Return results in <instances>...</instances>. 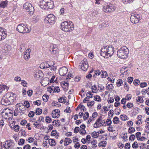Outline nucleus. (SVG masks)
<instances>
[{
    "instance_id": "nucleus-1",
    "label": "nucleus",
    "mask_w": 149,
    "mask_h": 149,
    "mask_svg": "<svg viewBox=\"0 0 149 149\" xmlns=\"http://www.w3.org/2000/svg\"><path fill=\"white\" fill-rule=\"evenodd\" d=\"M114 53V47L112 46L103 47L100 51V55L104 58L111 56Z\"/></svg>"
},
{
    "instance_id": "nucleus-2",
    "label": "nucleus",
    "mask_w": 149,
    "mask_h": 149,
    "mask_svg": "<svg viewBox=\"0 0 149 149\" xmlns=\"http://www.w3.org/2000/svg\"><path fill=\"white\" fill-rule=\"evenodd\" d=\"M60 27L61 30L65 32H70L74 29L73 24L70 21L62 22Z\"/></svg>"
},
{
    "instance_id": "nucleus-3",
    "label": "nucleus",
    "mask_w": 149,
    "mask_h": 149,
    "mask_svg": "<svg viewBox=\"0 0 149 149\" xmlns=\"http://www.w3.org/2000/svg\"><path fill=\"white\" fill-rule=\"evenodd\" d=\"M39 6L42 9H52L53 8L54 3L51 0H42L40 2Z\"/></svg>"
},
{
    "instance_id": "nucleus-4",
    "label": "nucleus",
    "mask_w": 149,
    "mask_h": 149,
    "mask_svg": "<svg viewBox=\"0 0 149 149\" xmlns=\"http://www.w3.org/2000/svg\"><path fill=\"white\" fill-rule=\"evenodd\" d=\"M129 53V50L126 46H124L120 48L117 52L118 57L123 59H126L127 58Z\"/></svg>"
},
{
    "instance_id": "nucleus-5",
    "label": "nucleus",
    "mask_w": 149,
    "mask_h": 149,
    "mask_svg": "<svg viewBox=\"0 0 149 149\" xmlns=\"http://www.w3.org/2000/svg\"><path fill=\"white\" fill-rule=\"evenodd\" d=\"M16 30L18 32L22 33H29L30 31L24 24H21L18 25Z\"/></svg>"
},
{
    "instance_id": "nucleus-6",
    "label": "nucleus",
    "mask_w": 149,
    "mask_h": 149,
    "mask_svg": "<svg viewBox=\"0 0 149 149\" xmlns=\"http://www.w3.org/2000/svg\"><path fill=\"white\" fill-rule=\"evenodd\" d=\"M2 143H1V149L2 148V147L3 148H5V149H7V148L6 147V144L7 148H10V149H14L16 148V147H15V143L13 142V141L10 140H6L4 143H3L2 145Z\"/></svg>"
},
{
    "instance_id": "nucleus-7",
    "label": "nucleus",
    "mask_w": 149,
    "mask_h": 149,
    "mask_svg": "<svg viewBox=\"0 0 149 149\" xmlns=\"http://www.w3.org/2000/svg\"><path fill=\"white\" fill-rule=\"evenodd\" d=\"M24 9L26 10H28V12L30 15H33L34 11V9L31 4L29 3H26L23 6Z\"/></svg>"
},
{
    "instance_id": "nucleus-8",
    "label": "nucleus",
    "mask_w": 149,
    "mask_h": 149,
    "mask_svg": "<svg viewBox=\"0 0 149 149\" xmlns=\"http://www.w3.org/2000/svg\"><path fill=\"white\" fill-rule=\"evenodd\" d=\"M56 19V17L53 14H50L47 15L45 19V21L47 23H49L52 25L55 22Z\"/></svg>"
},
{
    "instance_id": "nucleus-9",
    "label": "nucleus",
    "mask_w": 149,
    "mask_h": 149,
    "mask_svg": "<svg viewBox=\"0 0 149 149\" xmlns=\"http://www.w3.org/2000/svg\"><path fill=\"white\" fill-rule=\"evenodd\" d=\"M116 8V4L109 3L104 7V11L107 13L113 12L115 10Z\"/></svg>"
},
{
    "instance_id": "nucleus-10",
    "label": "nucleus",
    "mask_w": 149,
    "mask_h": 149,
    "mask_svg": "<svg viewBox=\"0 0 149 149\" xmlns=\"http://www.w3.org/2000/svg\"><path fill=\"white\" fill-rule=\"evenodd\" d=\"M6 97L10 101V104L16 100V96L15 93L12 92H9L6 93Z\"/></svg>"
},
{
    "instance_id": "nucleus-11",
    "label": "nucleus",
    "mask_w": 149,
    "mask_h": 149,
    "mask_svg": "<svg viewBox=\"0 0 149 149\" xmlns=\"http://www.w3.org/2000/svg\"><path fill=\"white\" fill-rule=\"evenodd\" d=\"M80 64H81L79 65L80 67L83 71H86L87 70L88 67V65L86 59H84L82 63Z\"/></svg>"
},
{
    "instance_id": "nucleus-12",
    "label": "nucleus",
    "mask_w": 149,
    "mask_h": 149,
    "mask_svg": "<svg viewBox=\"0 0 149 149\" xmlns=\"http://www.w3.org/2000/svg\"><path fill=\"white\" fill-rule=\"evenodd\" d=\"M1 104L5 106H7L11 104L10 101L6 97V95L4 96L2 98L1 100Z\"/></svg>"
},
{
    "instance_id": "nucleus-13",
    "label": "nucleus",
    "mask_w": 149,
    "mask_h": 149,
    "mask_svg": "<svg viewBox=\"0 0 149 149\" xmlns=\"http://www.w3.org/2000/svg\"><path fill=\"white\" fill-rule=\"evenodd\" d=\"M5 29L0 27V40H2L6 37L7 33H6Z\"/></svg>"
},
{
    "instance_id": "nucleus-14",
    "label": "nucleus",
    "mask_w": 149,
    "mask_h": 149,
    "mask_svg": "<svg viewBox=\"0 0 149 149\" xmlns=\"http://www.w3.org/2000/svg\"><path fill=\"white\" fill-rule=\"evenodd\" d=\"M68 70L65 67H63L59 70V74L61 76H64L67 73Z\"/></svg>"
},
{
    "instance_id": "nucleus-15",
    "label": "nucleus",
    "mask_w": 149,
    "mask_h": 149,
    "mask_svg": "<svg viewBox=\"0 0 149 149\" xmlns=\"http://www.w3.org/2000/svg\"><path fill=\"white\" fill-rule=\"evenodd\" d=\"M31 52V49L28 48L24 55V59L26 60H28L30 57V53Z\"/></svg>"
},
{
    "instance_id": "nucleus-16",
    "label": "nucleus",
    "mask_w": 149,
    "mask_h": 149,
    "mask_svg": "<svg viewBox=\"0 0 149 149\" xmlns=\"http://www.w3.org/2000/svg\"><path fill=\"white\" fill-rule=\"evenodd\" d=\"M130 21L133 24H136L138 23L139 22L135 17L133 15L131 14V16L130 18Z\"/></svg>"
},
{
    "instance_id": "nucleus-17",
    "label": "nucleus",
    "mask_w": 149,
    "mask_h": 149,
    "mask_svg": "<svg viewBox=\"0 0 149 149\" xmlns=\"http://www.w3.org/2000/svg\"><path fill=\"white\" fill-rule=\"evenodd\" d=\"M8 1L7 0L3 1L0 3V7L4 8L7 7Z\"/></svg>"
},
{
    "instance_id": "nucleus-18",
    "label": "nucleus",
    "mask_w": 149,
    "mask_h": 149,
    "mask_svg": "<svg viewBox=\"0 0 149 149\" xmlns=\"http://www.w3.org/2000/svg\"><path fill=\"white\" fill-rule=\"evenodd\" d=\"M6 89L7 91L9 89V87L4 85H0V94H1L2 91H4Z\"/></svg>"
},
{
    "instance_id": "nucleus-19",
    "label": "nucleus",
    "mask_w": 149,
    "mask_h": 149,
    "mask_svg": "<svg viewBox=\"0 0 149 149\" xmlns=\"http://www.w3.org/2000/svg\"><path fill=\"white\" fill-rule=\"evenodd\" d=\"M40 68L42 69H44L49 68L46 61L43 62L40 65Z\"/></svg>"
},
{
    "instance_id": "nucleus-20",
    "label": "nucleus",
    "mask_w": 149,
    "mask_h": 149,
    "mask_svg": "<svg viewBox=\"0 0 149 149\" xmlns=\"http://www.w3.org/2000/svg\"><path fill=\"white\" fill-rule=\"evenodd\" d=\"M49 143L50 145L53 146H55L56 144L54 140L52 139H49Z\"/></svg>"
},
{
    "instance_id": "nucleus-21",
    "label": "nucleus",
    "mask_w": 149,
    "mask_h": 149,
    "mask_svg": "<svg viewBox=\"0 0 149 149\" xmlns=\"http://www.w3.org/2000/svg\"><path fill=\"white\" fill-rule=\"evenodd\" d=\"M107 143V142L105 141H101L98 144V146L99 147H104L106 146Z\"/></svg>"
},
{
    "instance_id": "nucleus-22",
    "label": "nucleus",
    "mask_w": 149,
    "mask_h": 149,
    "mask_svg": "<svg viewBox=\"0 0 149 149\" xmlns=\"http://www.w3.org/2000/svg\"><path fill=\"white\" fill-rule=\"evenodd\" d=\"M8 114V113L7 111H2L1 113L2 117L5 119L6 120L7 119V115Z\"/></svg>"
},
{
    "instance_id": "nucleus-23",
    "label": "nucleus",
    "mask_w": 149,
    "mask_h": 149,
    "mask_svg": "<svg viewBox=\"0 0 149 149\" xmlns=\"http://www.w3.org/2000/svg\"><path fill=\"white\" fill-rule=\"evenodd\" d=\"M42 109L39 108H37L36 110V114L37 115H39L41 114L42 112Z\"/></svg>"
},
{
    "instance_id": "nucleus-24",
    "label": "nucleus",
    "mask_w": 149,
    "mask_h": 149,
    "mask_svg": "<svg viewBox=\"0 0 149 149\" xmlns=\"http://www.w3.org/2000/svg\"><path fill=\"white\" fill-rule=\"evenodd\" d=\"M49 96L48 95L46 94H45L43 95L42 97L43 100L45 102H46L49 99Z\"/></svg>"
},
{
    "instance_id": "nucleus-25",
    "label": "nucleus",
    "mask_w": 149,
    "mask_h": 149,
    "mask_svg": "<svg viewBox=\"0 0 149 149\" xmlns=\"http://www.w3.org/2000/svg\"><path fill=\"white\" fill-rule=\"evenodd\" d=\"M101 72L102 73H101V77L102 78H106L107 76H108L107 73L106 71H103L102 70H101Z\"/></svg>"
},
{
    "instance_id": "nucleus-26",
    "label": "nucleus",
    "mask_w": 149,
    "mask_h": 149,
    "mask_svg": "<svg viewBox=\"0 0 149 149\" xmlns=\"http://www.w3.org/2000/svg\"><path fill=\"white\" fill-rule=\"evenodd\" d=\"M131 14L132 15H133L134 17H135L136 18V19L137 20H138V21L139 22V21L141 19V17H140V15L137 13H132Z\"/></svg>"
},
{
    "instance_id": "nucleus-27",
    "label": "nucleus",
    "mask_w": 149,
    "mask_h": 149,
    "mask_svg": "<svg viewBox=\"0 0 149 149\" xmlns=\"http://www.w3.org/2000/svg\"><path fill=\"white\" fill-rule=\"evenodd\" d=\"M98 11L94 10L91 11V14L93 16L95 17H97L98 14Z\"/></svg>"
},
{
    "instance_id": "nucleus-28",
    "label": "nucleus",
    "mask_w": 149,
    "mask_h": 149,
    "mask_svg": "<svg viewBox=\"0 0 149 149\" xmlns=\"http://www.w3.org/2000/svg\"><path fill=\"white\" fill-rule=\"evenodd\" d=\"M48 68H50L51 66L54 65V62L52 61H46Z\"/></svg>"
},
{
    "instance_id": "nucleus-29",
    "label": "nucleus",
    "mask_w": 149,
    "mask_h": 149,
    "mask_svg": "<svg viewBox=\"0 0 149 149\" xmlns=\"http://www.w3.org/2000/svg\"><path fill=\"white\" fill-rule=\"evenodd\" d=\"M92 136L93 137L95 138H97L99 136L98 134L96 132H93L91 134Z\"/></svg>"
},
{
    "instance_id": "nucleus-30",
    "label": "nucleus",
    "mask_w": 149,
    "mask_h": 149,
    "mask_svg": "<svg viewBox=\"0 0 149 149\" xmlns=\"http://www.w3.org/2000/svg\"><path fill=\"white\" fill-rule=\"evenodd\" d=\"M94 100L97 102H100L101 101V97L98 95H96L95 96H94Z\"/></svg>"
},
{
    "instance_id": "nucleus-31",
    "label": "nucleus",
    "mask_w": 149,
    "mask_h": 149,
    "mask_svg": "<svg viewBox=\"0 0 149 149\" xmlns=\"http://www.w3.org/2000/svg\"><path fill=\"white\" fill-rule=\"evenodd\" d=\"M135 131V129L133 127H130L128 129V132L130 134H132Z\"/></svg>"
},
{
    "instance_id": "nucleus-32",
    "label": "nucleus",
    "mask_w": 149,
    "mask_h": 149,
    "mask_svg": "<svg viewBox=\"0 0 149 149\" xmlns=\"http://www.w3.org/2000/svg\"><path fill=\"white\" fill-rule=\"evenodd\" d=\"M50 51L54 54H56L58 51V49L57 48H55L53 49H50Z\"/></svg>"
},
{
    "instance_id": "nucleus-33",
    "label": "nucleus",
    "mask_w": 149,
    "mask_h": 149,
    "mask_svg": "<svg viewBox=\"0 0 149 149\" xmlns=\"http://www.w3.org/2000/svg\"><path fill=\"white\" fill-rule=\"evenodd\" d=\"M52 121V119L49 116H47L46 117L45 121L46 122L49 123H50Z\"/></svg>"
},
{
    "instance_id": "nucleus-34",
    "label": "nucleus",
    "mask_w": 149,
    "mask_h": 149,
    "mask_svg": "<svg viewBox=\"0 0 149 149\" xmlns=\"http://www.w3.org/2000/svg\"><path fill=\"white\" fill-rule=\"evenodd\" d=\"M91 143L92 145V148H96L97 146L96 145L97 143V141L96 140H94L93 141H91Z\"/></svg>"
},
{
    "instance_id": "nucleus-35",
    "label": "nucleus",
    "mask_w": 149,
    "mask_h": 149,
    "mask_svg": "<svg viewBox=\"0 0 149 149\" xmlns=\"http://www.w3.org/2000/svg\"><path fill=\"white\" fill-rule=\"evenodd\" d=\"M135 0H122L124 4H127V3H131L133 2Z\"/></svg>"
},
{
    "instance_id": "nucleus-36",
    "label": "nucleus",
    "mask_w": 149,
    "mask_h": 149,
    "mask_svg": "<svg viewBox=\"0 0 149 149\" xmlns=\"http://www.w3.org/2000/svg\"><path fill=\"white\" fill-rule=\"evenodd\" d=\"M120 118L123 120L125 121L127 120V117L126 115H125L124 116H123V114H122L120 115Z\"/></svg>"
},
{
    "instance_id": "nucleus-37",
    "label": "nucleus",
    "mask_w": 149,
    "mask_h": 149,
    "mask_svg": "<svg viewBox=\"0 0 149 149\" xmlns=\"http://www.w3.org/2000/svg\"><path fill=\"white\" fill-rule=\"evenodd\" d=\"M136 101L141 103H143L144 101L141 96H138V99H136Z\"/></svg>"
},
{
    "instance_id": "nucleus-38",
    "label": "nucleus",
    "mask_w": 149,
    "mask_h": 149,
    "mask_svg": "<svg viewBox=\"0 0 149 149\" xmlns=\"http://www.w3.org/2000/svg\"><path fill=\"white\" fill-rule=\"evenodd\" d=\"M106 88H107V90H109L110 89L112 90L113 88V84H108Z\"/></svg>"
},
{
    "instance_id": "nucleus-39",
    "label": "nucleus",
    "mask_w": 149,
    "mask_h": 149,
    "mask_svg": "<svg viewBox=\"0 0 149 149\" xmlns=\"http://www.w3.org/2000/svg\"><path fill=\"white\" fill-rule=\"evenodd\" d=\"M25 140L23 139H21L18 141V144L19 145H23L24 142Z\"/></svg>"
},
{
    "instance_id": "nucleus-40",
    "label": "nucleus",
    "mask_w": 149,
    "mask_h": 149,
    "mask_svg": "<svg viewBox=\"0 0 149 149\" xmlns=\"http://www.w3.org/2000/svg\"><path fill=\"white\" fill-rule=\"evenodd\" d=\"M35 112L33 111H31L28 114V116L30 118L34 116Z\"/></svg>"
},
{
    "instance_id": "nucleus-41",
    "label": "nucleus",
    "mask_w": 149,
    "mask_h": 149,
    "mask_svg": "<svg viewBox=\"0 0 149 149\" xmlns=\"http://www.w3.org/2000/svg\"><path fill=\"white\" fill-rule=\"evenodd\" d=\"M80 127L81 129V130H84V135L86 133V130H85V129L86 128L85 125L84 124H83L80 125Z\"/></svg>"
},
{
    "instance_id": "nucleus-42",
    "label": "nucleus",
    "mask_w": 149,
    "mask_h": 149,
    "mask_svg": "<svg viewBox=\"0 0 149 149\" xmlns=\"http://www.w3.org/2000/svg\"><path fill=\"white\" fill-rule=\"evenodd\" d=\"M135 138V136L134 134H131L129 138V140L130 141H134Z\"/></svg>"
},
{
    "instance_id": "nucleus-43",
    "label": "nucleus",
    "mask_w": 149,
    "mask_h": 149,
    "mask_svg": "<svg viewBox=\"0 0 149 149\" xmlns=\"http://www.w3.org/2000/svg\"><path fill=\"white\" fill-rule=\"evenodd\" d=\"M93 94L91 93V91H89V92L86 93V95L87 97H88L89 98H92L93 97Z\"/></svg>"
},
{
    "instance_id": "nucleus-44",
    "label": "nucleus",
    "mask_w": 149,
    "mask_h": 149,
    "mask_svg": "<svg viewBox=\"0 0 149 149\" xmlns=\"http://www.w3.org/2000/svg\"><path fill=\"white\" fill-rule=\"evenodd\" d=\"M122 84H123V80L122 79H119L118 81L116 83L117 86L118 87L121 86Z\"/></svg>"
},
{
    "instance_id": "nucleus-45",
    "label": "nucleus",
    "mask_w": 149,
    "mask_h": 149,
    "mask_svg": "<svg viewBox=\"0 0 149 149\" xmlns=\"http://www.w3.org/2000/svg\"><path fill=\"white\" fill-rule=\"evenodd\" d=\"M19 127L18 125L14 126V129L15 132H18L19 131Z\"/></svg>"
},
{
    "instance_id": "nucleus-46",
    "label": "nucleus",
    "mask_w": 149,
    "mask_h": 149,
    "mask_svg": "<svg viewBox=\"0 0 149 149\" xmlns=\"http://www.w3.org/2000/svg\"><path fill=\"white\" fill-rule=\"evenodd\" d=\"M94 104L95 102L94 101H92L88 102L87 104V105L88 107H89V106L92 107L94 105Z\"/></svg>"
},
{
    "instance_id": "nucleus-47",
    "label": "nucleus",
    "mask_w": 149,
    "mask_h": 149,
    "mask_svg": "<svg viewBox=\"0 0 149 149\" xmlns=\"http://www.w3.org/2000/svg\"><path fill=\"white\" fill-rule=\"evenodd\" d=\"M102 119V117L101 116H100L96 121V122L95 123V124H97L98 123H100L101 122V121Z\"/></svg>"
},
{
    "instance_id": "nucleus-48",
    "label": "nucleus",
    "mask_w": 149,
    "mask_h": 149,
    "mask_svg": "<svg viewBox=\"0 0 149 149\" xmlns=\"http://www.w3.org/2000/svg\"><path fill=\"white\" fill-rule=\"evenodd\" d=\"M39 121H38V120L36 121L33 123V125L34 126L35 128H38L39 126H38L40 125V123H38Z\"/></svg>"
},
{
    "instance_id": "nucleus-49",
    "label": "nucleus",
    "mask_w": 149,
    "mask_h": 149,
    "mask_svg": "<svg viewBox=\"0 0 149 149\" xmlns=\"http://www.w3.org/2000/svg\"><path fill=\"white\" fill-rule=\"evenodd\" d=\"M138 144L136 141L134 142L132 144V147L134 148H138Z\"/></svg>"
},
{
    "instance_id": "nucleus-50",
    "label": "nucleus",
    "mask_w": 149,
    "mask_h": 149,
    "mask_svg": "<svg viewBox=\"0 0 149 149\" xmlns=\"http://www.w3.org/2000/svg\"><path fill=\"white\" fill-rule=\"evenodd\" d=\"M133 106V104L130 102H128L127 105V107L129 108H131Z\"/></svg>"
},
{
    "instance_id": "nucleus-51",
    "label": "nucleus",
    "mask_w": 149,
    "mask_h": 149,
    "mask_svg": "<svg viewBox=\"0 0 149 149\" xmlns=\"http://www.w3.org/2000/svg\"><path fill=\"white\" fill-rule=\"evenodd\" d=\"M127 79L128 83L131 84L133 81V77H128L127 78Z\"/></svg>"
},
{
    "instance_id": "nucleus-52",
    "label": "nucleus",
    "mask_w": 149,
    "mask_h": 149,
    "mask_svg": "<svg viewBox=\"0 0 149 149\" xmlns=\"http://www.w3.org/2000/svg\"><path fill=\"white\" fill-rule=\"evenodd\" d=\"M147 84L146 82H144L141 83L140 84V86L141 88H143L147 86Z\"/></svg>"
},
{
    "instance_id": "nucleus-53",
    "label": "nucleus",
    "mask_w": 149,
    "mask_h": 149,
    "mask_svg": "<svg viewBox=\"0 0 149 149\" xmlns=\"http://www.w3.org/2000/svg\"><path fill=\"white\" fill-rule=\"evenodd\" d=\"M54 92L58 93L60 91V89L58 86L54 88Z\"/></svg>"
},
{
    "instance_id": "nucleus-54",
    "label": "nucleus",
    "mask_w": 149,
    "mask_h": 149,
    "mask_svg": "<svg viewBox=\"0 0 149 149\" xmlns=\"http://www.w3.org/2000/svg\"><path fill=\"white\" fill-rule=\"evenodd\" d=\"M107 124L108 126H110L112 123V121L110 119H107Z\"/></svg>"
},
{
    "instance_id": "nucleus-55",
    "label": "nucleus",
    "mask_w": 149,
    "mask_h": 149,
    "mask_svg": "<svg viewBox=\"0 0 149 149\" xmlns=\"http://www.w3.org/2000/svg\"><path fill=\"white\" fill-rule=\"evenodd\" d=\"M57 132L56 130H53L51 134V135L52 136H54L56 135Z\"/></svg>"
},
{
    "instance_id": "nucleus-56",
    "label": "nucleus",
    "mask_w": 149,
    "mask_h": 149,
    "mask_svg": "<svg viewBox=\"0 0 149 149\" xmlns=\"http://www.w3.org/2000/svg\"><path fill=\"white\" fill-rule=\"evenodd\" d=\"M130 148V145L129 143H127L125 144V149H129Z\"/></svg>"
},
{
    "instance_id": "nucleus-57",
    "label": "nucleus",
    "mask_w": 149,
    "mask_h": 149,
    "mask_svg": "<svg viewBox=\"0 0 149 149\" xmlns=\"http://www.w3.org/2000/svg\"><path fill=\"white\" fill-rule=\"evenodd\" d=\"M33 90H29L27 91L28 95L29 97H31L32 95Z\"/></svg>"
},
{
    "instance_id": "nucleus-58",
    "label": "nucleus",
    "mask_w": 149,
    "mask_h": 149,
    "mask_svg": "<svg viewBox=\"0 0 149 149\" xmlns=\"http://www.w3.org/2000/svg\"><path fill=\"white\" fill-rule=\"evenodd\" d=\"M24 104L25 105V106L27 108H29L30 107V104L29 102L26 101L24 102Z\"/></svg>"
},
{
    "instance_id": "nucleus-59",
    "label": "nucleus",
    "mask_w": 149,
    "mask_h": 149,
    "mask_svg": "<svg viewBox=\"0 0 149 149\" xmlns=\"http://www.w3.org/2000/svg\"><path fill=\"white\" fill-rule=\"evenodd\" d=\"M138 81H139V83L140 82V81L138 79H136L134 80L133 81V84L135 86H137L139 85L138 84Z\"/></svg>"
},
{
    "instance_id": "nucleus-60",
    "label": "nucleus",
    "mask_w": 149,
    "mask_h": 149,
    "mask_svg": "<svg viewBox=\"0 0 149 149\" xmlns=\"http://www.w3.org/2000/svg\"><path fill=\"white\" fill-rule=\"evenodd\" d=\"M22 81L21 84L22 86L24 87H27V83L26 81L24 80H22Z\"/></svg>"
},
{
    "instance_id": "nucleus-61",
    "label": "nucleus",
    "mask_w": 149,
    "mask_h": 149,
    "mask_svg": "<svg viewBox=\"0 0 149 149\" xmlns=\"http://www.w3.org/2000/svg\"><path fill=\"white\" fill-rule=\"evenodd\" d=\"M70 107H67L66 109L64 111V112L68 113H70L71 111L70 110Z\"/></svg>"
},
{
    "instance_id": "nucleus-62",
    "label": "nucleus",
    "mask_w": 149,
    "mask_h": 149,
    "mask_svg": "<svg viewBox=\"0 0 149 149\" xmlns=\"http://www.w3.org/2000/svg\"><path fill=\"white\" fill-rule=\"evenodd\" d=\"M95 74L96 75H99L101 74V72L98 70H95Z\"/></svg>"
},
{
    "instance_id": "nucleus-63",
    "label": "nucleus",
    "mask_w": 149,
    "mask_h": 149,
    "mask_svg": "<svg viewBox=\"0 0 149 149\" xmlns=\"http://www.w3.org/2000/svg\"><path fill=\"white\" fill-rule=\"evenodd\" d=\"M27 122V121L26 120H22L20 122V124L22 125H24L26 124Z\"/></svg>"
},
{
    "instance_id": "nucleus-64",
    "label": "nucleus",
    "mask_w": 149,
    "mask_h": 149,
    "mask_svg": "<svg viewBox=\"0 0 149 149\" xmlns=\"http://www.w3.org/2000/svg\"><path fill=\"white\" fill-rule=\"evenodd\" d=\"M80 130L79 128L78 127H76L74 130V132L75 133H77Z\"/></svg>"
}]
</instances>
